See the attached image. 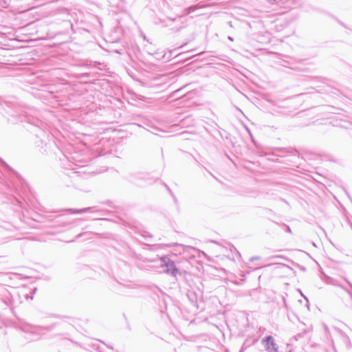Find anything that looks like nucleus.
I'll return each instance as SVG.
<instances>
[{
  "instance_id": "1",
  "label": "nucleus",
  "mask_w": 352,
  "mask_h": 352,
  "mask_svg": "<svg viewBox=\"0 0 352 352\" xmlns=\"http://www.w3.org/2000/svg\"><path fill=\"white\" fill-rule=\"evenodd\" d=\"M0 164L4 168L3 180L11 195L6 205H11L12 210L19 212L25 208V196L30 191L29 186L21 175L0 157Z\"/></svg>"
},
{
  "instance_id": "2",
  "label": "nucleus",
  "mask_w": 352,
  "mask_h": 352,
  "mask_svg": "<svg viewBox=\"0 0 352 352\" xmlns=\"http://www.w3.org/2000/svg\"><path fill=\"white\" fill-rule=\"evenodd\" d=\"M16 116L17 118L16 122H28L35 127V131H34L36 135L35 144L43 150L42 152L47 153L50 147V135L41 128L40 124H42L41 122L28 116L27 113L18 114ZM12 122H15L14 120H12Z\"/></svg>"
},
{
  "instance_id": "3",
  "label": "nucleus",
  "mask_w": 352,
  "mask_h": 352,
  "mask_svg": "<svg viewBox=\"0 0 352 352\" xmlns=\"http://www.w3.org/2000/svg\"><path fill=\"white\" fill-rule=\"evenodd\" d=\"M12 292L8 291L6 289L3 288L1 292V301L6 306L10 308L14 311V309L23 302V298L21 291L12 289Z\"/></svg>"
},
{
  "instance_id": "4",
  "label": "nucleus",
  "mask_w": 352,
  "mask_h": 352,
  "mask_svg": "<svg viewBox=\"0 0 352 352\" xmlns=\"http://www.w3.org/2000/svg\"><path fill=\"white\" fill-rule=\"evenodd\" d=\"M126 179L131 183L141 187L151 185L155 182V179L144 173H131L126 176Z\"/></svg>"
},
{
  "instance_id": "5",
  "label": "nucleus",
  "mask_w": 352,
  "mask_h": 352,
  "mask_svg": "<svg viewBox=\"0 0 352 352\" xmlns=\"http://www.w3.org/2000/svg\"><path fill=\"white\" fill-rule=\"evenodd\" d=\"M161 267L164 268V272L175 280H177V274L181 275V272H179V269L177 267L175 262L171 260L168 255H164L160 258Z\"/></svg>"
},
{
  "instance_id": "6",
  "label": "nucleus",
  "mask_w": 352,
  "mask_h": 352,
  "mask_svg": "<svg viewBox=\"0 0 352 352\" xmlns=\"http://www.w3.org/2000/svg\"><path fill=\"white\" fill-rule=\"evenodd\" d=\"M261 344L267 352H278V346L272 336H267L262 338Z\"/></svg>"
},
{
  "instance_id": "7",
  "label": "nucleus",
  "mask_w": 352,
  "mask_h": 352,
  "mask_svg": "<svg viewBox=\"0 0 352 352\" xmlns=\"http://www.w3.org/2000/svg\"><path fill=\"white\" fill-rule=\"evenodd\" d=\"M273 155L279 157H284L287 155L298 157V152L293 148L276 147L274 148Z\"/></svg>"
},
{
  "instance_id": "8",
  "label": "nucleus",
  "mask_w": 352,
  "mask_h": 352,
  "mask_svg": "<svg viewBox=\"0 0 352 352\" xmlns=\"http://www.w3.org/2000/svg\"><path fill=\"white\" fill-rule=\"evenodd\" d=\"M56 326V324L50 325V326H33L30 325V330L29 331L30 333H36L38 335H44L45 332L52 331Z\"/></svg>"
},
{
  "instance_id": "9",
  "label": "nucleus",
  "mask_w": 352,
  "mask_h": 352,
  "mask_svg": "<svg viewBox=\"0 0 352 352\" xmlns=\"http://www.w3.org/2000/svg\"><path fill=\"white\" fill-rule=\"evenodd\" d=\"M95 207H87L81 209H75V208H67L64 209V211H67L70 212L71 214H82L87 212H93Z\"/></svg>"
},
{
  "instance_id": "10",
  "label": "nucleus",
  "mask_w": 352,
  "mask_h": 352,
  "mask_svg": "<svg viewBox=\"0 0 352 352\" xmlns=\"http://www.w3.org/2000/svg\"><path fill=\"white\" fill-rule=\"evenodd\" d=\"M188 298H189V300L192 302H195L196 300H197V298H196V295L194 292H188Z\"/></svg>"
},
{
  "instance_id": "11",
  "label": "nucleus",
  "mask_w": 352,
  "mask_h": 352,
  "mask_svg": "<svg viewBox=\"0 0 352 352\" xmlns=\"http://www.w3.org/2000/svg\"><path fill=\"white\" fill-rule=\"evenodd\" d=\"M21 293L23 298H25L26 300H29V299L32 300L33 298L32 296H30L29 294L23 291V289L21 290Z\"/></svg>"
},
{
  "instance_id": "12",
  "label": "nucleus",
  "mask_w": 352,
  "mask_h": 352,
  "mask_svg": "<svg viewBox=\"0 0 352 352\" xmlns=\"http://www.w3.org/2000/svg\"><path fill=\"white\" fill-rule=\"evenodd\" d=\"M62 218V216H58L54 220L55 223H57L58 225H60V219ZM70 224V223H63L61 224V226H66L67 225Z\"/></svg>"
},
{
  "instance_id": "13",
  "label": "nucleus",
  "mask_w": 352,
  "mask_h": 352,
  "mask_svg": "<svg viewBox=\"0 0 352 352\" xmlns=\"http://www.w3.org/2000/svg\"><path fill=\"white\" fill-rule=\"evenodd\" d=\"M250 346V344H248V340H246L243 342V345L241 346V348L239 352H244L247 349V348Z\"/></svg>"
},
{
  "instance_id": "14",
  "label": "nucleus",
  "mask_w": 352,
  "mask_h": 352,
  "mask_svg": "<svg viewBox=\"0 0 352 352\" xmlns=\"http://www.w3.org/2000/svg\"><path fill=\"white\" fill-rule=\"evenodd\" d=\"M349 285H350L351 288V290H349V289H346V292L348 293V294L350 296V297L352 299V283H351L350 282H348Z\"/></svg>"
},
{
  "instance_id": "15",
  "label": "nucleus",
  "mask_w": 352,
  "mask_h": 352,
  "mask_svg": "<svg viewBox=\"0 0 352 352\" xmlns=\"http://www.w3.org/2000/svg\"><path fill=\"white\" fill-rule=\"evenodd\" d=\"M245 128L246 131L250 135V136L252 138V134L250 129L247 126H245Z\"/></svg>"
},
{
  "instance_id": "16",
  "label": "nucleus",
  "mask_w": 352,
  "mask_h": 352,
  "mask_svg": "<svg viewBox=\"0 0 352 352\" xmlns=\"http://www.w3.org/2000/svg\"><path fill=\"white\" fill-rule=\"evenodd\" d=\"M339 333L342 335V336H346L347 338V339L349 340V337L346 336V335L340 329L338 330Z\"/></svg>"
},
{
  "instance_id": "17",
  "label": "nucleus",
  "mask_w": 352,
  "mask_h": 352,
  "mask_svg": "<svg viewBox=\"0 0 352 352\" xmlns=\"http://www.w3.org/2000/svg\"><path fill=\"white\" fill-rule=\"evenodd\" d=\"M173 201H174V203L176 204V205H178V199H177V197L175 196H174L173 197Z\"/></svg>"
},
{
  "instance_id": "18",
  "label": "nucleus",
  "mask_w": 352,
  "mask_h": 352,
  "mask_svg": "<svg viewBox=\"0 0 352 352\" xmlns=\"http://www.w3.org/2000/svg\"><path fill=\"white\" fill-rule=\"evenodd\" d=\"M286 231L288 232H292L291 228H290L289 226H286Z\"/></svg>"
},
{
  "instance_id": "19",
  "label": "nucleus",
  "mask_w": 352,
  "mask_h": 352,
  "mask_svg": "<svg viewBox=\"0 0 352 352\" xmlns=\"http://www.w3.org/2000/svg\"><path fill=\"white\" fill-rule=\"evenodd\" d=\"M258 258H259V257H258V256H254V257H252V258H250V261H254V260H257V259H258Z\"/></svg>"
},
{
  "instance_id": "20",
  "label": "nucleus",
  "mask_w": 352,
  "mask_h": 352,
  "mask_svg": "<svg viewBox=\"0 0 352 352\" xmlns=\"http://www.w3.org/2000/svg\"><path fill=\"white\" fill-rule=\"evenodd\" d=\"M266 1H268L271 4H273L276 2V0H266Z\"/></svg>"
},
{
  "instance_id": "21",
  "label": "nucleus",
  "mask_w": 352,
  "mask_h": 352,
  "mask_svg": "<svg viewBox=\"0 0 352 352\" xmlns=\"http://www.w3.org/2000/svg\"><path fill=\"white\" fill-rule=\"evenodd\" d=\"M178 245V244L177 243H170V244H167L166 245L168 247H172L173 245Z\"/></svg>"
},
{
  "instance_id": "22",
  "label": "nucleus",
  "mask_w": 352,
  "mask_h": 352,
  "mask_svg": "<svg viewBox=\"0 0 352 352\" xmlns=\"http://www.w3.org/2000/svg\"><path fill=\"white\" fill-rule=\"evenodd\" d=\"M169 193H170V195H171V197H173L174 196H175V195H174V193L173 192V191H172V190H171V189H169Z\"/></svg>"
},
{
  "instance_id": "23",
  "label": "nucleus",
  "mask_w": 352,
  "mask_h": 352,
  "mask_svg": "<svg viewBox=\"0 0 352 352\" xmlns=\"http://www.w3.org/2000/svg\"><path fill=\"white\" fill-rule=\"evenodd\" d=\"M338 23H339V24H340L342 26H343V27H346V25H344V23H342V21H340L338 20Z\"/></svg>"
},
{
  "instance_id": "24",
  "label": "nucleus",
  "mask_w": 352,
  "mask_h": 352,
  "mask_svg": "<svg viewBox=\"0 0 352 352\" xmlns=\"http://www.w3.org/2000/svg\"><path fill=\"white\" fill-rule=\"evenodd\" d=\"M164 186H165V187L166 188L167 190L169 192V189H170V188H169V186H168L167 184H164Z\"/></svg>"
},
{
  "instance_id": "25",
  "label": "nucleus",
  "mask_w": 352,
  "mask_h": 352,
  "mask_svg": "<svg viewBox=\"0 0 352 352\" xmlns=\"http://www.w3.org/2000/svg\"><path fill=\"white\" fill-rule=\"evenodd\" d=\"M272 160L273 162H280L278 161V158H276V159H272Z\"/></svg>"
},
{
  "instance_id": "26",
  "label": "nucleus",
  "mask_w": 352,
  "mask_h": 352,
  "mask_svg": "<svg viewBox=\"0 0 352 352\" xmlns=\"http://www.w3.org/2000/svg\"><path fill=\"white\" fill-rule=\"evenodd\" d=\"M82 233H80V234H78V235L76 236V238H77V239H79V238H80V237L82 236Z\"/></svg>"
},
{
  "instance_id": "27",
  "label": "nucleus",
  "mask_w": 352,
  "mask_h": 352,
  "mask_svg": "<svg viewBox=\"0 0 352 352\" xmlns=\"http://www.w3.org/2000/svg\"><path fill=\"white\" fill-rule=\"evenodd\" d=\"M190 10V12L193 11L195 9L191 6L188 8Z\"/></svg>"
},
{
  "instance_id": "28",
  "label": "nucleus",
  "mask_w": 352,
  "mask_h": 352,
  "mask_svg": "<svg viewBox=\"0 0 352 352\" xmlns=\"http://www.w3.org/2000/svg\"><path fill=\"white\" fill-rule=\"evenodd\" d=\"M115 52H116V53H117V54H122V53L120 52V50H116Z\"/></svg>"
},
{
  "instance_id": "29",
  "label": "nucleus",
  "mask_w": 352,
  "mask_h": 352,
  "mask_svg": "<svg viewBox=\"0 0 352 352\" xmlns=\"http://www.w3.org/2000/svg\"><path fill=\"white\" fill-rule=\"evenodd\" d=\"M82 76H89V74H88L87 73H85V74H82Z\"/></svg>"
},
{
  "instance_id": "30",
  "label": "nucleus",
  "mask_w": 352,
  "mask_h": 352,
  "mask_svg": "<svg viewBox=\"0 0 352 352\" xmlns=\"http://www.w3.org/2000/svg\"><path fill=\"white\" fill-rule=\"evenodd\" d=\"M300 269H301L302 270H303V271H305V267H303V266H302V267H300Z\"/></svg>"
},
{
  "instance_id": "31",
  "label": "nucleus",
  "mask_w": 352,
  "mask_h": 352,
  "mask_svg": "<svg viewBox=\"0 0 352 352\" xmlns=\"http://www.w3.org/2000/svg\"><path fill=\"white\" fill-rule=\"evenodd\" d=\"M228 39L230 41H233V38L231 36H228Z\"/></svg>"
},
{
  "instance_id": "32",
  "label": "nucleus",
  "mask_w": 352,
  "mask_h": 352,
  "mask_svg": "<svg viewBox=\"0 0 352 352\" xmlns=\"http://www.w3.org/2000/svg\"><path fill=\"white\" fill-rule=\"evenodd\" d=\"M301 295L305 298V299H306L308 301L307 297H305L302 293H301Z\"/></svg>"
},
{
  "instance_id": "33",
  "label": "nucleus",
  "mask_w": 352,
  "mask_h": 352,
  "mask_svg": "<svg viewBox=\"0 0 352 352\" xmlns=\"http://www.w3.org/2000/svg\"><path fill=\"white\" fill-rule=\"evenodd\" d=\"M283 267H288V266H287V265H285V264H283Z\"/></svg>"
},
{
  "instance_id": "34",
  "label": "nucleus",
  "mask_w": 352,
  "mask_h": 352,
  "mask_svg": "<svg viewBox=\"0 0 352 352\" xmlns=\"http://www.w3.org/2000/svg\"><path fill=\"white\" fill-rule=\"evenodd\" d=\"M210 175H212V177H215L212 175V173H210Z\"/></svg>"
},
{
  "instance_id": "35",
  "label": "nucleus",
  "mask_w": 352,
  "mask_h": 352,
  "mask_svg": "<svg viewBox=\"0 0 352 352\" xmlns=\"http://www.w3.org/2000/svg\"><path fill=\"white\" fill-rule=\"evenodd\" d=\"M60 210H55L54 211V212H59Z\"/></svg>"
},
{
  "instance_id": "36",
  "label": "nucleus",
  "mask_w": 352,
  "mask_h": 352,
  "mask_svg": "<svg viewBox=\"0 0 352 352\" xmlns=\"http://www.w3.org/2000/svg\"><path fill=\"white\" fill-rule=\"evenodd\" d=\"M36 291V288H34V292H35Z\"/></svg>"
}]
</instances>
